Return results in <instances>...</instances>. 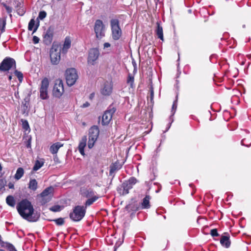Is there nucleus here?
Here are the masks:
<instances>
[{"mask_svg": "<svg viewBox=\"0 0 251 251\" xmlns=\"http://www.w3.org/2000/svg\"><path fill=\"white\" fill-rule=\"evenodd\" d=\"M115 169L114 168V167H112L110 169V172H113L115 171Z\"/></svg>", "mask_w": 251, "mask_h": 251, "instance_id": "obj_52", "label": "nucleus"}, {"mask_svg": "<svg viewBox=\"0 0 251 251\" xmlns=\"http://www.w3.org/2000/svg\"><path fill=\"white\" fill-rule=\"evenodd\" d=\"M8 186L9 189H14V184L12 182H9L8 184Z\"/></svg>", "mask_w": 251, "mask_h": 251, "instance_id": "obj_45", "label": "nucleus"}, {"mask_svg": "<svg viewBox=\"0 0 251 251\" xmlns=\"http://www.w3.org/2000/svg\"><path fill=\"white\" fill-rule=\"evenodd\" d=\"M82 195L87 198H90L92 197H93V196L95 195V193L94 192L92 191V190H86L85 191H83L82 192Z\"/></svg>", "mask_w": 251, "mask_h": 251, "instance_id": "obj_28", "label": "nucleus"}, {"mask_svg": "<svg viewBox=\"0 0 251 251\" xmlns=\"http://www.w3.org/2000/svg\"><path fill=\"white\" fill-rule=\"evenodd\" d=\"M93 203V201L91 200L90 198H88L87 201L85 202V207L87 206H89L91 205Z\"/></svg>", "mask_w": 251, "mask_h": 251, "instance_id": "obj_38", "label": "nucleus"}, {"mask_svg": "<svg viewBox=\"0 0 251 251\" xmlns=\"http://www.w3.org/2000/svg\"><path fill=\"white\" fill-rule=\"evenodd\" d=\"M16 68V62L12 58H5L0 64V70L3 72L8 71L11 68Z\"/></svg>", "mask_w": 251, "mask_h": 251, "instance_id": "obj_9", "label": "nucleus"}, {"mask_svg": "<svg viewBox=\"0 0 251 251\" xmlns=\"http://www.w3.org/2000/svg\"><path fill=\"white\" fill-rule=\"evenodd\" d=\"M62 207L59 205H55L50 208V210L53 212H59L61 211Z\"/></svg>", "mask_w": 251, "mask_h": 251, "instance_id": "obj_30", "label": "nucleus"}, {"mask_svg": "<svg viewBox=\"0 0 251 251\" xmlns=\"http://www.w3.org/2000/svg\"><path fill=\"white\" fill-rule=\"evenodd\" d=\"M94 28L97 38L100 39L105 36V26L101 20H97L96 21Z\"/></svg>", "mask_w": 251, "mask_h": 251, "instance_id": "obj_7", "label": "nucleus"}, {"mask_svg": "<svg viewBox=\"0 0 251 251\" xmlns=\"http://www.w3.org/2000/svg\"><path fill=\"white\" fill-rule=\"evenodd\" d=\"M19 214L25 219L29 222H36L39 216L34 213V208L31 202L26 199L23 200L17 205Z\"/></svg>", "mask_w": 251, "mask_h": 251, "instance_id": "obj_1", "label": "nucleus"}, {"mask_svg": "<svg viewBox=\"0 0 251 251\" xmlns=\"http://www.w3.org/2000/svg\"><path fill=\"white\" fill-rule=\"evenodd\" d=\"M44 163L45 162L43 159L36 160L33 168V170L34 171H37L44 165Z\"/></svg>", "mask_w": 251, "mask_h": 251, "instance_id": "obj_22", "label": "nucleus"}, {"mask_svg": "<svg viewBox=\"0 0 251 251\" xmlns=\"http://www.w3.org/2000/svg\"><path fill=\"white\" fill-rule=\"evenodd\" d=\"M25 11L24 10V9H22V10H18V14L20 15H23L25 13Z\"/></svg>", "mask_w": 251, "mask_h": 251, "instance_id": "obj_47", "label": "nucleus"}, {"mask_svg": "<svg viewBox=\"0 0 251 251\" xmlns=\"http://www.w3.org/2000/svg\"><path fill=\"white\" fill-rule=\"evenodd\" d=\"M0 248H5L9 251H17L15 247L11 243L2 241Z\"/></svg>", "mask_w": 251, "mask_h": 251, "instance_id": "obj_19", "label": "nucleus"}, {"mask_svg": "<svg viewBox=\"0 0 251 251\" xmlns=\"http://www.w3.org/2000/svg\"><path fill=\"white\" fill-rule=\"evenodd\" d=\"M99 129L97 126H94L89 130L88 147L92 149L97 141L99 135Z\"/></svg>", "mask_w": 251, "mask_h": 251, "instance_id": "obj_2", "label": "nucleus"}, {"mask_svg": "<svg viewBox=\"0 0 251 251\" xmlns=\"http://www.w3.org/2000/svg\"><path fill=\"white\" fill-rule=\"evenodd\" d=\"M65 78L68 85L71 86L75 84L78 79V75L75 68H69L65 72Z\"/></svg>", "mask_w": 251, "mask_h": 251, "instance_id": "obj_4", "label": "nucleus"}, {"mask_svg": "<svg viewBox=\"0 0 251 251\" xmlns=\"http://www.w3.org/2000/svg\"><path fill=\"white\" fill-rule=\"evenodd\" d=\"M112 37L114 40H117L121 36L122 30L119 26V22L117 19H112L110 21Z\"/></svg>", "mask_w": 251, "mask_h": 251, "instance_id": "obj_6", "label": "nucleus"}, {"mask_svg": "<svg viewBox=\"0 0 251 251\" xmlns=\"http://www.w3.org/2000/svg\"><path fill=\"white\" fill-rule=\"evenodd\" d=\"M39 38L36 36H34L33 37V42L34 44H37L38 43H39Z\"/></svg>", "mask_w": 251, "mask_h": 251, "instance_id": "obj_40", "label": "nucleus"}, {"mask_svg": "<svg viewBox=\"0 0 251 251\" xmlns=\"http://www.w3.org/2000/svg\"><path fill=\"white\" fill-rule=\"evenodd\" d=\"M54 188L52 186L46 188L39 196L40 201L42 204L49 202L53 195Z\"/></svg>", "mask_w": 251, "mask_h": 251, "instance_id": "obj_5", "label": "nucleus"}, {"mask_svg": "<svg viewBox=\"0 0 251 251\" xmlns=\"http://www.w3.org/2000/svg\"><path fill=\"white\" fill-rule=\"evenodd\" d=\"M0 251H4L3 250H2V249H0Z\"/></svg>", "mask_w": 251, "mask_h": 251, "instance_id": "obj_54", "label": "nucleus"}, {"mask_svg": "<svg viewBox=\"0 0 251 251\" xmlns=\"http://www.w3.org/2000/svg\"><path fill=\"white\" fill-rule=\"evenodd\" d=\"M63 146L60 142H56L52 145L50 149V151L52 154H56L58 150Z\"/></svg>", "mask_w": 251, "mask_h": 251, "instance_id": "obj_17", "label": "nucleus"}, {"mask_svg": "<svg viewBox=\"0 0 251 251\" xmlns=\"http://www.w3.org/2000/svg\"><path fill=\"white\" fill-rule=\"evenodd\" d=\"M71 46V40L70 37H66L62 48V52L65 53L67 52Z\"/></svg>", "mask_w": 251, "mask_h": 251, "instance_id": "obj_15", "label": "nucleus"}, {"mask_svg": "<svg viewBox=\"0 0 251 251\" xmlns=\"http://www.w3.org/2000/svg\"><path fill=\"white\" fill-rule=\"evenodd\" d=\"M6 182V180L3 179H0V191H2L4 189Z\"/></svg>", "mask_w": 251, "mask_h": 251, "instance_id": "obj_35", "label": "nucleus"}, {"mask_svg": "<svg viewBox=\"0 0 251 251\" xmlns=\"http://www.w3.org/2000/svg\"><path fill=\"white\" fill-rule=\"evenodd\" d=\"M210 234L213 237L219 236L217 229L216 228L211 229L210 231Z\"/></svg>", "mask_w": 251, "mask_h": 251, "instance_id": "obj_36", "label": "nucleus"}, {"mask_svg": "<svg viewBox=\"0 0 251 251\" xmlns=\"http://www.w3.org/2000/svg\"><path fill=\"white\" fill-rule=\"evenodd\" d=\"M220 243L223 246L226 248L229 247L230 245L229 236L228 235L222 236L220 239Z\"/></svg>", "mask_w": 251, "mask_h": 251, "instance_id": "obj_16", "label": "nucleus"}, {"mask_svg": "<svg viewBox=\"0 0 251 251\" xmlns=\"http://www.w3.org/2000/svg\"><path fill=\"white\" fill-rule=\"evenodd\" d=\"M110 47V44L109 43H105L103 44L104 49Z\"/></svg>", "mask_w": 251, "mask_h": 251, "instance_id": "obj_48", "label": "nucleus"}, {"mask_svg": "<svg viewBox=\"0 0 251 251\" xmlns=\"http://www.w3.org/2000/svg\"><path fill=\"white\" fill-rule=\"evenodd\" d=\"M86 141H87V137L86 136H84L81 141L79 142L78 149L80 153V154L82 155H85L84 153V148L86 146Z\"/></svg>", "mask_w": 251, "mask_h": 251, "instance_id": "obj_14", "label": "nucleus"}, {"mask_svg": "<svg viewBox=\"0 0 251 251\" xmlns=\"http://www.w3.org/2000/svg\"><path fill=\"white\" fill-rule=\"evenodd\" d=\"M64 92V89L63 81L60 79L56 80L53 89V96L57 98H60Z\"/></svg>", "mask_w": 251, "mask_h": 251, "instance_id": "obj_11", "label": "nucleus"}, {"mask_svg": "<svg viewBox=\"0 0 251 251\" xmlns=\"http://www.w3.org/2000/svg\"><path fill=\"white\" fill-rule=\"evenodd\" d=\"M89 105H90V104H89V102H86L85 103H83V105H82V107H84V108H85V107H87L89 106Z\"/></svg>", "mask_w": 251, "mask_h": 251, "instance_id": "obj_49", "label": "nucleus"}, {"mask_svg": "<svg viewBox=\"0 0 251 251\" xmlns=\"http://www.w3.org/2000/svg\"><path fill=\"white\" fill-rule=\"evenodd\" d=\"M157 28L155 30L156 34L158 38H159L162 41L164 40L163 39V28L160 25V23L159 22H157Z\"/></svg>", "mask_w": 251, "mask_h": 251, "instance_id": "obj_18", "label": "nucleus"}, {"mask_svg": "<svg viewBox=\"0 0 251 251\" xmlns=\"http://www.w3.org/2000/svg\"><path fill=\"white\" fill-rule=\"evenodd\" d=\"M86 213V207L84 206H75L73 212L70 214V218L75 222L80 221L84 216Z\"/></svg>", "mask_w": 251, "mask_h": 251, "instance_id": "obj_3", "label": "nucleus"}, {"mask_svg": "<svg viewBox=\"0 0 251 251\" xmlns=\"http://www.w3.org/2000/svg\"><path fill=\"white\" fill-rule=\"evenodd\" d=\"M127 193H128V189H126L125 188H124L123 194L126 195L127 194Z\"/></svg>", "mask_w": 251, "mask_h": 251, "instance_id": "obj_50", "label": "nucleus"}, {"mask_svg": "<svg viewBox=\"0 0 251 251\" xmlns=\"http://www.w3.org/2000/svg\"><path fill=\"white\" fill-rule=\"evenodd\" d=\"M150 197L149 196H146L143 200L141 203L142 209H147L150 207Z\"/></svg>", "mask_w": 251, "mask_h": 251, "instance_id": "obj_21", "label": "nucleus"}, {"mask_svg": "<svg viewBox=\"0 0 251 251\" xmlns=\"http://www.w3.org/2000/svg\"><path fill=\"white\" fill-rule=\"evenodd\" d=\"M115 111L114 109H108L105 111L102 116L101 123L103 125H108L110 123Z\"/></svg>", "mask_w": 251, "mask_h": 251, "instance_id": "obj_12", "label": "nucleus"}, {"mask_svg": "<svg viewBox=\"0 0 251 251\" xmlns=\"http://www.w3.org/2000/svg\"><path fill=\"white\" fill-rule=\"evenodd\" d=\"M241 144L242 145L248 147L251 145V142L249 143V144L246 143V139H244L241 141Z\"/></svg>", "mask_w": 251, "mask_h": 251, "instance_id": "obj_39", "label": "nucleus"}, {"mask_svg": "<svg viewBox=\"0 0 251 251\" xmlns=\"http://www.w3.org/2000/svg\"><path fill=\"white\" fill-rule=\"evenodd\" d=\"M53 37V33L51 31L48 30L46 31V34L44 35V38L45 40L49 41L50 42L52 40Z\"/></svg>", "mask_w": 251, "mask_h": 251, "instance_id": "obj_27", "label": "nucleus"}, {"mask_svg": "<svg viewBox=\"0 0 251 251\" xmlns=\"http://www.w3.org/2000/svg\"><path fill=\"white\" fill-rule=\"evenodd\" d=\"M134 79V77L131 75H128L127 79V83L130 84L131 87H133Z\"/></svg>", "mask_w": 251, "mask_h": 251, "instance_id": "obj_31", "label": "nucleus"}, {"mask_svg": "<svg viewBox=\"0 0 251 251\" xmlns=\"http://www.w3.org/2000/svg\"><path fill=\"white\" fill-rule=\"evenodd\" d=\"M46 16H47V13L45 11H42L39 12L38 18L40 20H43L44 19H45L46 18Z\"/></svg>", "mask_w": 251, "mask_h": 251, "instance_id": "obj_33", "label": "nucleus"}, {"mask_svg": "<svg viewBox=\"0 0 251 251\" xmlns=\"http://www.w3.org/2000/svg\"><path fill=\"white\" fill-rule=\"evenodd\" d=\"M137 179L134 177H131L129 179L128 181V189H130L132 187V186L136 183Z\"/></svg>", "mask_w": 251, "mask_h": 251, "instance_id": "obj_29", "label": "nucleus"}, {"mask_svg": "<svg viewBox=\"0 0 251 251\" xmlns=\"http://www.w3.org/2000/svg\"><path fill=\"white\" fill-rule=\"evenodd\" d=\"M38 26L35 25V21L31 19L28 24V29L29 30H33V33L35 32L37 29Z\"/></svg>", "mask_w": 251, "mask_h": 251, "instance_id": "obj_26", "label": "nucleus"}, {"mask_svg": "<svg viewBox=\"0 0 251 251\" xmlns=\"http://www.w3.org/2000/svg\"><path fill=\"white\" fill-rule=\"evenodd\" d=\"M150 97H151V100H152L153 98V90L152 88L151 89L150 91Z\"/></svg>", "mask_w": 251, "mask_h": 251, "instance_id": "obj_46", "label": "nucleus"}, {"mask_svg": "<svg viewBox=\"0 0 251 251\" xmlns=\"http://www.w3.org/2000/svg\"><path fill=\"white\" fill-rule=\"evenodd\" d=\"M176 107H177V104H176V101H174L173 104V105H172V111H175L176 109ZM175 111H174L173 112V114H174Z\"/></svg>", "mask_w": 251, "mask_h": 251, "instance_id": "obj_43", "label": "nucleus"}, {"mask_svg": "<svg viewBox=\"0 0 251 251\" xmlns=\"http://www.w3.org/2000/svg\"><path fill=\"white\" fill-rule=\"evenodd\" d=\"M38 188V182L35 179H30L28 183V188L35 191Z\"/></svg>", "mask_w": 251, "mask_h": 251, "instance_id": "obj_23", "label": "nucleus"}, {"mask_svg": "<svg viewBox=\"0 0 251 251\" xmlns=\"http://www.w3.org/2000/svg\"><path fill=\"white\" fill-rule=\"evenodd\" d=\"M23 126L24 128L26 130H27V128H29L28 123L26 121H25V122L23 124Z\"/></svg>", "mask_w": 251, "mask_h": 251, "instance_id": "obj_44", "label": "nucleus"}, {"mask_svg": "<svg viewBox=\"0 0 251 251\" xmlns=\"http://www.w3.org/2000/svg\"><path fill=\"white\" fill-rule=\"evenodd\" d=\"M112 91V87L111 84H105L101 90V93L105 96L109 95Z\"/></svg>", "mask_w": 251, "mask_h": 251, "instance_id": "obj_20", "label": "nucleus"}, {"mask_svg": "<svg viewBox=\"0 0 251 251\" xmlns=\"http://www.w3.org/2000/svg\"><path fill=\"white\" fill-rule=\"evenodd\" d=\"M24 174V170L23 168H18L16 171V173L14 175V178L16 180H18L23 176Z\"/></svg>", "mask_w": 251, "mask_h": 251, "instance_id": "obj_24", "label": "nucleus"}, {"mask_svg": "<svg viewBox=\"0 0 251 251\" xmlns=\"http://www.w3.org/2000/svg\"><path fill=\"white\" fill-rule=\"evenodd\" d=\"M50 60L52 64H57L60 60V52L56 49H52L50 52Z\"/></svg>", "mask_w": 251, "mask_h": 251, "instance_id": "obj_13", "label": "nucleus"}, {"mask_svg": "<svg viewBox=\"0 0 251 251\" xmlns=\"http://www.w3.org/2000/svg\"><path fill=\"white\" fill-rule=\"evenodd\" d=\"M95 94L92 93L90 96V98L92 99L94 97Z\"/></svg>", "mask_w": 251, "mask_h": 251, "instance_id": "obj_51", "label": "nucleus"}, {"mask_svg": "<svg viewBox=\"0 0 251 251\" xmlns=\"http://www.w3.org/2000/svg\"><path fill=\"white\" fill-rule=\"evenodd\" d=\"M11 79H12V76L11 75H9V80H11Z\"/></svg>", "mask_w": 251, "mask_h": 251, "instance_id": "obj_53", "label": "nucleus"}, {"mask_svg": "<svg viewBox=\"0 0 251 251\" xmlns=\"http://www.w3.org/2000/svg\"><path fill=\"white\" fill-rule=\"evenodd\" d=\"M6 203L10 206L14 207L15 205V200L12 196H8L6 199Z\"/></svg>", "mask_w": 251, "mask_h": 251, "instance_id": "obj_25", "label": "nucleus"}, {"mask_svg": "<svg viewBox=\"0 0 251 251\" xmlns=\"http://www.w3.org/2000/svg\"><path fill=\"white\" fill-rule=\"evenodd\" d=\"M23 106V110L24 111V113L25 112V111H27L28 110V103L26 101L25 102V103H22Z\"/></svg>", "mask_w": 251, "mask_h": 251, "instance_id": "obj_37", "label": "nucleus"}, {"mask_svg": "<svg viewBox=\"0 0 251 251\" xmlns=\"http://www.w3.org/2000/svg\"><path fill=\"white\" fill-rule=\"evenodd\" d=\"M4 7L6 10V11L8 13H10L11 12H12V8L10 7V6L5 4L4 5Z\"/></svg>", "mask_w": 251, "mask_h": 251, "instance_id": "obj_41", "label": "nucleus"}, {"mask_svg": "<svg viewBox=\"0 0 251 251\" xmlns=\"http://www.w3.org/2000/svg\"><path fill=\"white\" fill-rule=\"evenodd\" d=\"M100 56V51L97 48L90 50L87 58V63L91 65H94Z\"/></svg>", "mask_w": 251, "mask_h": 251, "instance_id": "obj_10", "label": "nucleus"}, {"mask_svg": "<svg viewBox=\"0 0 251 251\" xmlns=\"http://www.w3.org/2000/svg\"><path fill=\"white\" fill-rule=\"evenodd\" d=\"M49 86V79L45 77L41 81L39 88L40 98L42 100H47L49 98L48 88Z\"/></svg>", "mask_w": 251, "mask_h": 251, "instance_id": "obj_8", "label": "nucleus"}, {"mask_svg": "<svg viewBox=\"0 0 251 251\" xmlns=\"http://www.w3.org/2000/svg\"><path fill=\"white\" fill-rule=\"evenodd\" d=\"M54 222L57 225L61 226L64 224V221L63 218H60L54 220Z\"/></svg>", "mask_w": 251, "mask_h": 251, "instance_id": "obj_34", "label": "nucleus"}, {"mask_svg": "<svg viewBox=\"0 0 251 251\" xmlns=\"http://www.w3.org/2000/svg\"><path fill=\"white\" fill-rule=\"evenodd\" d=\"M14 73H15V75L18 77L19 81L21 82L23 79V74L21 72H19L17 70H15Z\"/></svg>", "mask_w": 251, "mask_h": 251, "instance_id": "obj_32", "label": "nucleus"}, {"mask_svg": "<svg viewBox=\"0 0 251 251\" xmlns=\"http://www.w3.org/2000/svg\"><path fill=\"white\" fill-rule=\"evenodd\" d=\"M100 198L99 196H96V195H94L93 196V197L90 198L91 200L93 201V202H95L99 198Z\"/></svg>", "mask_w": 251, "mask_h": 251, "instance_id": "obj_42", "label": "nucleus"}]
</instances>
